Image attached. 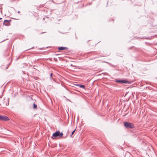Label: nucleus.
<instances>
[{
  "instance_id": "f257e3e1",
  "label": "nucleus",
  "mask_w": 157,
  "mask_h": 157,
  "mask_svg": "<svg viewBox=\"0 0 157 157\" xmlns=\"http://www.w3.org/2000/svg\"><path fill=\"white\" fill-rule=\"evenodd\" d=\"M124 125L127 128H133L134 127V125L132 123L128 122H124Z\"/></svg>"
},
{
  "instance_id": "f03ea898",
  "label": "nucleus",
  "mask_w": 157,
  "mask_h": 157,
  "mask_svg": "<svg viewBox=\"0 0 157 157\" xmlns=\"http://www.w3.org/2000/svg\"><path fill=\"white\" fill-rule=\"evenodd\" d=\"M63 135V132H60L59 131H58L54 133L52 135V136L54 137L59 136V138H61Z\"/></svg>"
},
{
  "instance_id": "7ed1b4c3",
  "label": "nucleus",
  "mask_w": 157,
  "mask_h": 157,
  "mask_svg": "<svg viewBox=\"0 0 157 157\" xmlns=\"http://www.w3.org/2000/svg\"><path fill=\"white\" fill-rule=\"evenodd\" d=\"M116 82L120 83H130L128 81L125 80H116Z\"/></svg>"
},
{
  "instance_id": "20e7f679",
  "label": "nucleus",
  "mask_w": 157,
  "mask_h": 157,
  "mask_svg": "<svg viewBox=\"0 0 157 157\" xmlns=\"http://www.w3.org/2000/svg\"><path fill=\"white\" fill-rule=\"evenodd\" d=\"M11 21V20H5L3 22V25L6 26H9L10 25V22Z\"/></svg>"
},
{
  "instance_id": "39448f33",
  "label": "nucleus",
  "mask_w": 157,
  "mask_h": 157,
  "mask_svg": "<svg viewBox=\"0 0 157 157\" xmlns=\"http://www.w3.org/2000/svg\"><path fill=\"white\" fill-rule=\"evenodd\" d=\"M9 120V118L6 116L0 115V120L7 121Z\"/></svg>"
},
{
  "instance_id": "423d86ee",
  "label": "nucleus",
  "mask_w": 157,
  "mask_h": 157,
  "mask_svg": "<svg viewBox=\"0 0 157 157\" xmlns=\"http://www.w3.org/2000/svg\"><path fill=\"white\" fill-rule=\"evenodd\" d=\"M67 49V47H59L58 48V50L59 51L65 50V49Z\"/></svg>"
},
{
  "instance_id": "0eeeda50",
  "label": "nucleus",
  "mask_w": 157,
  "mask_h": 157,
  "mask_svg": "<svg viewBox=\"0 0 157 157\" xmlns=\"http://www.w3.org/2000/svg\"><path fill=\"white\" fill-rule=\"evenodd\" d=\"M77 86H79V87H80V88H85V86L84 85L79 84H78L77 85Z\"/></svg>"
},
{
  "instance_id": "6e6552de",
  "label": "nucleus",
  "mask_w": 157,
  "mask_h": 157,
  "mask_svg": "<svg viewBox=\"0 0 157 157\" xmlns=\"http://www.w3.org/2000/svg\"><path fill=\"white\" fill-rule=\"evenodd\" d=\"M33 108L34 109H36V108H37V105L35 104L34 103V104H33Z\"/></svg>"
},
{
  "instance_id": "1a4fd4ad",
  "label": "nucleus",
  "mask_w": 157,
  "mask_h": 157,
  "mask_svg": "<svg viewBox=\"0 0 157 157\" xmlns=\"http://www.w3.org/2000/svg\"><path fill=\"white\" fill-rule=\"evenodd\" d=\"M75 131V129L72 132V133H71V136H72L74 134V133Z\"/></svg>"
},
{
  "instance_id": "9d476101",
  "label": "nucleus",
  "mask_w": 157,
  "mask_h": 157,
  "mask_svg": "<svg viewBox=\"0 0 157 157\" xmlns=\"http://www.w3.org/2000/svg\"><path fill=\"white\" fill-rule=\"evenodd\" d=\"M71 66L73 67H77V66H75V65H73L72 64H71Z\"/></svg>"
},
{
  "instance_id": "9b49d317",
  "label": "nucleus",
  "mask_w": 157,
  "mask_h": 157,
  "mask_svg": "<svg viewBox=\"0 0 157 157\" xmlns=\"http://www.w3.org/2000/svg\"><path fill=\"white\" fill-rule=\"evenodd\" d=\"M52 73H51V74H50L51 77L52 76Z\"/></svg>"
},
{
  "instance_id": "f8f14e48",
  "label": "nucleus",
  "mask_w": 157,
  "mask_h": 157,
  "mask_svg": "<svg viewBox=\"0 0 157 157\" xmlns=\"http://www.w3.org/2000/svg\"><path fill=\"white\" fill-rule=\"evenodd\" d=\"M18 13H20V11H18Z\"/></svg>"
},
{
  "instance_id": "ddd939ff",
  "label": "nucleus",
  "mask_w": 157,
  "mask_h": 157,
  "mask_svg": "<svg viewBox=\"0 0 157 157\" xmlns=\"http://www.w3.org/2000/svg\"><path fill=\"white\" fill-rule=\"evenodd\" d=\"M1 19V18H0V20Z\"/></svg>"
}]
</instances>
